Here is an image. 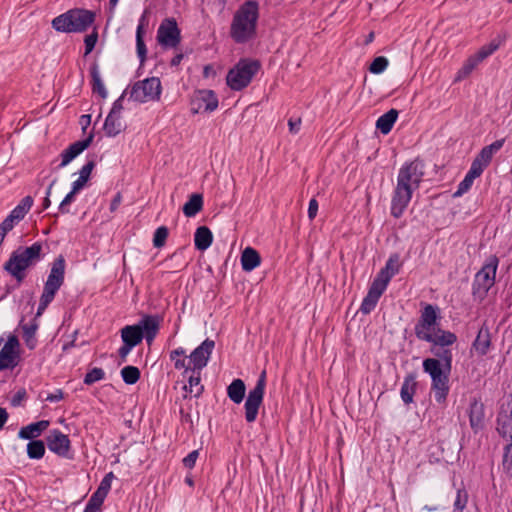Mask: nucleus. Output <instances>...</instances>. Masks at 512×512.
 Segmentation results:
<instances>
[{
    "label": "nucleus",
    "mask_w": 512,
    "mask_h": 512,
    "mask_svg": "<svg viewBox=\"0 0 512 512\" xmlns=\"http://www.w3.org/2000/svg\"><path fill=\"white\" fill-rule=\"evenodd\" d=\"M425 175V163L419 157L406 161L399 169L396 186L392 192L390 214L400 218L419 189Z\"/></svg>",
    "instance_id": "1"
},
{
    "label": "nucleus",
    "mask_w": 512,
    "mask_h": 512,
    "mask_svg": "<svg viewBox=\"0 0 512 512\" xmlns=\"http://www.w3.org/2000/svg\"><path fill=\"white\" fill-rule=\"evenodd\" d=\"M435 356L426 358L422 362V368L431 378V391L437 404L445 405L450 391V374L453 363L452 349L442 347L430 349Z\"/></svg>",
    "instance_id": "2"
},
{
    "label": "nucleus",
    "mask_w": 512,
    "mask_h": 512,
    "mask_svg": "<svg viewBox=\"0 0 512 512\" xmlns=\"http://www.w3.org/2000/svg\"><path fill=\"white\" fill-rule=\"evenodd\" d=\"M441 318L440 308L437 305L425 303L414 326L416 338L431 344L430 349L450 347L457 342L454 332L440 327Z\"/></svg>",
    "instance_id": "3"
},
{
    "label": "nucleus",
    "mask_w": 512,
    "mask_h": 512,
    "mask_svg": "<svg viewBox=\"0 0 512 512\" xmlns=\"http://www.w3.org/2000/svg\"><path fill=\"white\" fill-rule=\"evenodd\" d=\"M259 3L256 0L244 1L233 15L230 37L237 44H245L257 36Z\"/></svg>",
    "instance_id": "4"
},
{
    "label": "nucleus",
    "mask_w": 512,
    "mask_h": 512,
    "mask_svg": "<svg viewBox=\"0 0 512 512\" xmlns=\"http://www.w3.org/2000/svg\"><path fill=\"white\" fill-rule=\"evenodd\" d=\"M43 258L42 243L37 241L31 246L19 247L14 250L3 268L18 283H21L26 277V270L40 262Z\"/></svg>",
    "instance_id": "5"
},
{
    "label": "nucleus",
    "mask_w": 512,
    "mask_h": 512,
    "mask_svg": "<svg viewBox=\"0 0 512 512\" xmlns=\"http://www.w3.org/2000/svg\"><path fill=\"white\" fill-rule=\"evenodd\" d=\"M95 12L83 8L70 9L55 17L52 28L61 33H82L94 23Z\"/></svg>",
    "instance_id": "6"
},
{
    "label": "nucleus",
    "mask_w": 512,
    "mask_h": 512,
    "mask_svg": "<svg viewBox=\"0 0 512 512\" xmlns=\"http://www.w3.org/2000/svg\"><path fill=\"white\" fill-rule=\"evenodd\" d=\"M66 260L60 254L51 263L50 272L44 282L43 291L37 307L36 317L42 315L65 281Z\"/></svg>",
    "instance_id": "7"
},
{
    "label": "nucleus",
    "mask_w": 512,
    "mask_h": 512,
    "mask_svg": "<svg viewBox=\"0 0 512 512\" xmlns=\"http://www.w3.org/2000/svg\"><path fill=\"white\" fill-rule=\"evenodd\" d=\"M261 64L250 58L240 59L227 73L226 83L231 90L241 91L246 88L258 73Z\"/></svg>",
    "instance_id": "8"
},
{
    "label": "nucleus",
    "mask_w": 512,
    "mask_h": 512,
    "mask_svg": "<svg viewBox=\"0 0 512 512\" xmlns=\"http://www.w3.org/2000/svg\"><path fill=\"white\" fill-rule=\"evenodd\" d=\"M498 266L499 258L496 255H490L486 258L472 282V295L475 299L482 301L486 298L489 290L495 284Z\"/></svg>",
    "instance_id": "9"
},
{
    "label": "nucleus",
    "mask_w": 512,
    "mask_h": 512,
    "mask_svg": "<svg viewBox=\"0 0 512 512\" xmlns=\"http://www.w3.org/2000/svg\"><path fill=\"white\" fill-rule=\"evenodd\" d=\"M162 93L161 81L158 77L146 78L133 84L130 97L136 102L146 103L158 101Z\"/></svg>",
    "instance_id": "10"
},
{
    "label": "nucleus",
    "mask_w": 512,
    "mask_h": 512,
    "mask_svg": "<svg viewBox=\"0 0 512 512\" xmlns=\"http://www.w3.org/2000/svg\"><path fill=\"white\" fill-rule=\"evenodd\" d=\"M265 387L266 371L264 370L259 375L254 388L249 391L244 404L245 420L248 423H253L257 419L259 408L263 403Z\"/></svg>",
    "instance_id": "11"
},
{
    "label": "nucleus",
    "mask_w": 512,
    "mask_h": 512,
    "mask_svg": "<svg viewBox=\"0 0 512 512\" xmlns=\"http://www.w3.org/2000/svg\"><path fill=\"white\" fill-rule=\"evenodd\" d=\"M218 105L219 100L213 90H197L191 98V112L193 114L202 112L211 113L218 108Z\"/></svg>",
    "instance_id": "12"
},
{
    "label": "nucleus",
    "mask_w": 512,
    "mask_h": 512,
    "mask_svg": "<svg viewBox=\"0 0 512 512\" xmlns=\"http://www.w3.org/2000/svg\"><path fill=\"white\" fill-rule=\"evenodd\" d=\"M181 40L180 29L174 18L164 19L157 30L158 43L166 48H175Z\"/></svg>",
    "instance_id": "13"
},
{
    "label": "nucleus",
    "mask_w": 512,
    "mask_h": 512,
    "mask_svg": "<svg viewBox=\"0 0 512 512\" xmlns=\"http://www.w3.org/2000/svg\"><path fill=\"white\" fill-rule=\"evenodd\" d=\"M45 442L48 449L57 456L65 459L73 458V455L70 453L71 441L68 435L59 429L50 430L45 438Z\"/></svg>",
    "instance_id": "14"
},
{
    "label": "nucleus",
    "mask_w": 512,
    "mask_h": 512,
    "mask_svg": "<svg viewBox=\"0 0 512 512\" xmlns=\"http://www.w3.org/2000/svg\"><path fill=\"white\" fill-rule=\"evenodd\" d=\"M214 347L215 342L207 338L191 352L188 357L189 364L192 367L191 372L194 374L201 373V370L207 366Z\"/></svg>",
    "instance_id": "15"
},
{
    "label": "nucleus",
    "mask_w": 512,
    "mask_h": 512,
    "mask_svg": "<svg viewBox=\"0 0 512 512\" xmlns=\"http://www.w3.org/2000/svg\"><path fill=\"white\" fill-rule=\"evenodd\" d=\"M504 143L505 138H502L483 147L473 159L470 168L481 175L491 163L494 153L498 152L504 146Z\"/></svg>",
    "instance_id": "16"
},
{
    "label": "nucleus",
    "mask_w": 512,
    "mask_h": 512,
    "mask_svg": "<svg viewBox=\"0 0 512 512\" xmlns=\"http://www.w3.org/2000/svg\"><path fill=\"white\" fill-rule=\"evenodd\" d=\"M496 431L506 441H512V403L502 404L496 417Z\"/></svg>",
    "instance_id": "17"
},
{
    "label": "nucleus",
    "mask_w": 512,
    "mask_h": 512,
    "mask_svg": "<svg viewBox=\"0 0 512 512\" xmlns=\"http://www.w3.org/2000/svg\"><path fill=\"white\" fill-rule=\"evenodd\" d=\"M19 340L15 335L8 337L0 350V370L13 369L17 364Z\"/></svg>",
    "instance_id": "18"
},
{
    "label": "nucleus",
    "mask_w": 512,
    "mask_h": 512,
    "mask_svg": "<svg viewBox=\"0 0 512 512\" xmlns=\"http://www.w3.org/2000/svg\"><path fill=\"white\" fill-rule=\"evenodd\" d=\"M469 424L474 434H478L485 427V406L478 398H472L467 410Z\"/></svg>",
    "instance_id": "19"
},
{
    "label": "nucleus",
    "mask_w": 512,
    "mask_h": 512,
    "mask_svg": "<svg viewBox=\"0 0 512 512\" xmlns=\"http://www.w3.org/2000/svg\"><path fill=\"white\" fill-rule=\"evenodd\" d=\"M387 287L388 286L374 278L366 296L362 300L360 311L363 314H370L377 306L380 297L386 291Z\"/></svg>",
    "instance_id": "20"
},
{
    "label": "nucleus",
    "mask_w": 512,
    "mask_h": 512,
    "mask_svg": "<svg viewBox=\"0 0 512 512\" xmlns=\"http://www.w3.org/2000/svg\"><path fill=\"white\" fill-rule=\"evenodd\" d=\"M401 268L400 254L392 253L389 255L385 266L376 274L375 279L388 286L391 279L400 272Z\"/></svg>",
    "instance_id": "21"
},
{
    "label": "nucleus",
    "mask_w": 512,
    "mask_h": 512,
    "mask_svg": "<svg viewBox=\"0 0 512 512\" xmlns=\"http://www.w3.org/2000/svg\"><path fill=\"white\" fill-rule=\"evenodd\" d=\"M93 138L94 134L90 133V135L87 138L73 142L66 149H64L60 154L61 163L59 164L58 168H64L72 160L79 156L85 149H87L90 146Z\"/></svg>",
    "instance_id": "22"
},
{
    "label": "nucleus",
    "mask_w": 512,
    "mask_h": 512,
    "mask_svg": "<svg viewBox=\"0 0 512 512\" xmlns=\"http://www.w3.org/2000/svg\"><path fill=\"white\" fill-rule=\"evenodd\" d=\"M162 317L159 315L145 314L138 321L137 326H140V330L144 335V339L148 344H151L157 336Z\"/></svg>",
    "instance_id": "23"
},
{
    "label": "nucleus",
    "mask_w": 512,
    "mask_h": 512,
    "mask_svg": "<svg viewBox=\"0 0 512 512\" xmlns=\"http://www.w3.org/2000/svg\"><path fill=\"white\" fill-rule=\"evenodd\" d=\"M492 347V336L486 323L479 328L476 338L472 342L471 351H475L477 356L483 357L488 354Z\"/></svg>",
    "instance_id": "24"
},
{
    "label": "nucleus",
    "mask_w": 512,
    "mask_h": 512,
    "mask_svg": "<svg viewBox=\"0 0 512 512\" xmlns=\"http://www.w3.org/2000/svg\"><path fill=\"white\" fill-rule=\"evenodd\" d=\"M417 387L418 382L416 372H409L406 374L400 389V397L405 405H410L413 403Z\"/></svg>",
    "instance_id": "25"
},
{
    "label": "nucleus",
    "mask_w": 512,
    "mask_h": 512,
    "mask_svg": "<svg viewBox=\"0 0 512 512\" xmlns=\"http://www.w3.org/2000/svg\"><path fill=\"white\" fill-rule=\"evenodd\" d=\"M147 11L140 16L138 25L136 28V52L139 58L140 64H143L147 59V47L144 42L145 27L148 25Z\"/></svg>",
    "instance_id": "26"
},
{
    "label": "nucleus",
    "mask_w": 512,
    "mask_h": 512,
    "mask_svg": "<svg viewBox=\"0 0 512 512\" xmlns=\"http://www.w3.org/2000/svg\"><path fill=\"white\" fill-rule=\"evenodd\" d=\"M48 420H40L20 428L18 437L23 440H38L37 438L49 427Z\"/></svg>",
    "instance_id": "27"
},
{
    "label": "nucleus",
    "mask_w": 512,
    "mask_h": 512,
    "mask_svg": "<svg viewBox=\"0 0 512 512\" xmlns=\"http://www.w3.org/2000/svg\"><path fill=\"white\" fill-rule=\"evenodd\" d=\"M120 332L122 342L132 347H136L144 339V335L140 330V326H137V324L126 325L121 329Z\"/></svg>",
    "instance_id": "28"
},
{
    "label": "nucleus",
    "mask_w": 512,
    "mask_h": 512,
    "mask_svg": "<svg viewBox=\"0 0 512 512\" xmlns=\"http://www.w3.org/2000/svg\"><path fill=\"white\" fill-rule=\"evenodd\" d=\"M213 242V234L207 226H200L194 234V246L199 251L207 250Z\"/></svg>",
    "instance_id": "29"
},
{
    "label": "nucleus",
    "mask_w": 512,
    "mask_h": 512,
    "mask_svg": "<svg viewBox=\"0 0 512 512\" xmlns=\"http://www.w3.org/2000/svg\"><path fill=\"white\" fill-rule=\"evenodd\" d=\"M261 264V257L257 250L252 247H246L241 255L242 269L250 272Z\"/></svg>",
    "instance_id": "30"
},
{
    "label": "nucleus",
    "mask_w": 512,
    "mask_h": 512,
    "mask_svg": "<svg viewBox=\"0 0 512 512\" xmlns=\"http://www.w3.org/2000/svg\"><path fill=\"white\" fill-rule=\"evenodd\" d=\"M90 76H91V89L93 94L99 95L102 99H106L108 96V91L101 79L99 66L95 62L90 66Z\"/></svg>",
    "instance_id": "31"
},
{
    "label": "nucleus",
    "mask_w": 512,
    "mask_h": 512,
    "mask_svg": "<svg viewBox=\"0 0 512 512\" xmlns=\"http://www.w3.org/2000/svg\"><path fill=\"white\" fill-rule=\"evenodd\" d=\"M399 112L396 109H390L382 114L376 121V128L383 134L387 135L392 130L398 119Z\"/></svg>",
    "instance_id": "32"
},
{
    "label": "nucleus",
    "mask_w": 512,
    "mask_h": 512,
    "mask_svg": "<svg viewBox=\"0 0 512 512\" xmlns=\"http://www.w3.org/2000/svg\"><path fill=\"white\" fill-rule=\"evenodd\" d=\"M103 130L107 137H116L123 130L121 116L115 115L114 112H109L104 125Z\"/></svg>",
    "instance_id": "33"
},
{
    "label": "nucleus",
    "mask_w": 512,
    "mask_h": 512,
    "mask_svg": "<svg viewBox=\"0 0 512 512\" xmlns=\"http://www.w3.org/2000/svg\"><path fill=\"white\" fill-rule=\"evenodd\" d=\"M246 387L242 379H234L227 387V395L235 404H240L245 397Z\"/></svg>",
    "instance_id": "34"
},
{
    "label": "nucleus",
    "mask_w": 512,
    "mask_h": 512,
    "mask_svg": "<svg viewBox=\"0 0 512 512\" xmlns=\"http://www.w3.org/2000/svg\"><path fill=\"white\" fill-rule=\"evenodd\" d=\"M203 203V195L200 193H193L183 206L184 215L186 217L196 216L202 210Z\"/></svg>",
    "instance_id": "35"
},
{
    "label": "nucleus",
    "mask_w": 512,
    "mask_h": 512,
    "mask_svg": "<svg viewBox=\"0 0 512 512\" xmlns=\"http://www.w3.org/2000/svg\"><path fill=\"white\" fill-rule=\"evenodd\" d=\"M38 327L36 317L30 323L22 325L23 339L29 350H33L37 346L36 331Z\"/></svg>",
    "instance_id": "36"
},
{
    "label": "nucleus",
    "mask_w": 512,
    "mask_h": 512,
    "mask_svg": "<svg viewBox=\"0 0 512 512\" xmlns=\"http://www.w3.org/2000/svg\"><path fill=\"white\" fill-rule=\"evenodd\" d=\"M34 200L28 195L20 200V202L10 211L11 217H13L17 222L24 219L26 214L30 211L33 206Z\"/></svg>",
    "instance_id": "37"
},
{
    "label": "nucleus",
    "mask_w": 512,
    "mask_h": 512,
    "mask_svg": "<svg viewBox=\"0 0 512 512\" xmlns=\"http://www.w3.org/2000/svg\"><path fill=\"white\" fill-rule=\"evenodd\" d=\"M479 176L481 175L478 172L469 168L463 180L458 184L457 190L453 193V197L458 198L468 192L472 187L474 180Z\"/></svg>",
    "instance_id": "38"
},
{
    "label": "nucleus",
    "mask_w": 512,
    "mask_h": 512,
    "mask_svg": "<svg viewBox=\"0 0 512 512\" xmlns=\"http://www.w3.org/2000/svg\"><path fill=\"white\" fill-rule=\"evenodd\" d=\"M45 444L42 440H31L26 446L27 456L31 460H40L45 455Z\"/></svg>",
    "instance_id": "39"
},
{
    "label": "nucleus",
    "mask_w": 512,
    "mask_h": 512,
    "mask_svg": "<svg viewBox=\"0 0 512 512\" xmlns=\"http://www.w3.org/2000/svg\"><path fill=\"white\" fill-rule=\"evenodd\" d=\"M184 390L193 394L195 398H199L203 391L204 386L201 385L200 373H193L188 378V385H184Z\"/></svg>",
    "instance_id": "40"
},
{
    "label": "nucleus",
    "mask_w": 512,
    "mask_h": 512,
    "mask_svg": "<svg viewBox=\"0 0 512 512\" xmlns=\"http://www.w3.org/2000/svg\"><path fill=\"white\" fill-rule=\"evenodd\" d=\"M121 377L125 384L133 385L140 379L141 372L138 367L128 365L121 369Z\"/></svg>",
    "instance_id": "41"
},
{
    "label": "nucleus",
    "mask_w": 512,
    "mask_h": 512,
    "mask_svg": "<svg viewBox=\"0 0 512 512\" xmlns=\"http://www.w3.org/2000/svg\"><path fill=\"white\" fill-rule=\"evenodd\" d=\"M480 64L478 59L472 55L470 56L462 65V67L458 70L456 75V81H460L468 77L473 70Z\"/></svg>",
    "instance_id": "42"
},
{
    "label": "nucleus",
    "mask_w": 512,
    "mask_h": 512,
    "mask_svg": "<svg viewBox=\"0 0 512 512\" xmlns=\"http://www.w3.org/2000/svg\"><path fill=\"white\" fill-rule=\"evenodd\" d=\"M105 378V371L100 367H94L89 370L83 379V383L85 385H92L98 381H101Z\"/></svg>",
    "instance_id": "43"
},
{
    "label": "nucleus",
    "mask_w": 512,
    "mask_h": 512,
    "mask_svg": "<svg viewBox=\"0 0 512 512\" xmlns=\"http://www.w3.org/2000/svg\"><path fill=\"white\" fill-rule=\"evenodd\" d=\"M106 495L96 490L91 497L89 498L85 508L95 510V511H101L102 505L106 499Z\"/></svg>",
    "instance_id": "44"
},
{
    "label": "nucleus",
    "mask_w": 512,
    "mask_h": 512,
    "mask_svg": "<svg viewBox=\"0 0 512 512\" xmlns=\"http://www.w3.org/2000/svg\"><path fill=\"white\" fill-rule=\"evenodd\" d=\"M169 235V230L166 226L158 227L153 235V246L155 248H162L167 240Z\"/></svg>",
    "instance_id": "45"
},
{
    "label": "nucleus",
    "mask_w": 512,
    "mask_h": 512,
    "mask_svg": "<svg viewBox=\"0 0 512 512\" xmlns=\"http://www.w3.org/2000/svg\"><path fill=\"white\" fill-rule=\"evenodd\" d=\"M499 48V44L492 41L487 45L482 46L475 54L474 56L478 59V61L481 63L484 59L488 58L490 55H492L497 49Z\"/></svg>",
    "instance_id": "46"
},
{
    "label": "nucleus",
    "mask_w": 512,
    "mask_h": 512,
    "mask_svg": "<svg viewBox=\"0 0 512 512\" xmlns=\"http://www.w3.org/2000/svg\"><path fill=\"white\" fill-rule=\"evenodd\" d=\"M388 65L389 61L386 57L378 56L371 62L369 71L372 74H381L387 69Z\"/></svg>",
    "instance_id": "47"
},
{
    "label": "nucleus",
    "mask_w": 512,
    "mask_h": 512,
    "mask_svg": "<svg viewBox=\"0 0 512 512\" xmlns=\"http://www.w3.org/2000/svg\"><path fill=\"white\" fill-rule=\"evenodd\" d=\"M502 466L506 472L512 470V441L503 447Z\"/></svg>",
    "instance_id": "48"
},
{
    "label": "nucleus",
    "mask_w": 512,
    "mask_h": 512,
    "mask_svg": "<svg viewBox=\"0 0 512 512\" xmlns=\"http://www.w3.org/2000/svg\"><path fill=\"white\" fill-rule=\"evenodd\" d=\"M468 502V493L462 488L457 490L456 499L454 501V512H462Z\"/></svg>",
    "instance_id": "49"
},
{
    "label": "nucleus",
    "mask_w": 512,
    "mask_h": 512,
    "mask_svg": "<svg viewBox=\"0 0 512 512\" xmlns=\"http://www.w3.org/2000/svg\"><path fill=\"white\" fill-rule=\"evenodd\" d=\"M96 166L95 156H91L90 158H87L86 163L81 167L79 171V177L86 179V181H89L91 172Z\"/></svg>",
    "instance_id": "50"
},
{
    "label": "nucleus",
    "mask_w": 512,
    "mask_h": 512,
    "mask_svg": "<svg viewBox=\"0 0 512 512\" xmlns=\"http://www.w3.org/2000/svg\"><path fill=\"white\" fill-rule=\"evenodd\" d=\"M113 479H115V475L112 471H110L102 478V480L96 490H98L99 492H101L107 496L111 490V484H112Z\"/></svg>",
    "instance_id": "51"
},
{
    "label": "nucleus",
    "mask_w": 512,
    "mask_h": 512,
    "mask_svg": "<svg viewBox=\"0 0 512 512\" xmlns=\"http://www.w3.org/2000/svg\"><path fill=\"white\" fill-rule=\"evenodd\" d=\"M97 40H98V32H97V29L94 28L93 32L89 35H86L84 38L85 55L90 54L94 50Z\"/></svg>",
    "instance_id": "52"
},
{
    "label": "nucleus",
    "mask_w": 512,
    "mask_h": 512,
    "mask_svg": "<svg viewBox=\"0 0 512 512\" xmlns=\"http://www.w3.org/2000/svg\"><path fill=\"white\" fill-rule=\"evenodd\" d=\"M18 223L10 214L0 223V234L5 237L6 234L11 231L15 224Z\"/></svg>",
    "instance_id": "53"
},
{
    "label": "nucleus",
    "mask_w": 512,
    "mask_h": 512,
    "mask_svg": "<svg viewBox=\"0 0 512 512\" xmlns=\"http://www.w3.org/2000/svg\"><path fill=\"white\" fill-rule=\"evenodd\" d=\"M77 193H72V190L64 197L61 203L58 206L59 213L68 214L70 212L68 206L74 201L75 195Z\"/></svg>",
    "instance_id": "54"
},
{
    "label": "nucleus",
    "mask_w": 512,
    "mask_h": 512,
    "mask_svg": "<svg viewBox=\"0 0 512 512\" xmlns=\"http://www.w3.org/2000/svg\"><path fill=\"white\" fill-rule=\"evenodd\" d=\"M199 457V449L191 451L187 456L182 459L183 466L188 469L195 467L196 461Z\"/></svg>",
    "instance_id": "55"
},
{
    "label": "nucleus",
    "mask_w": 512,
    "mask_h": 512,
    "mask_svg": "<svg viewBox=\"0 0 512 512\" xmlns=\"http://www.w3.org/2000/svg\"><path fill=\"white\" fill-rule=\"evenodd\" d=\"M125 91L113 102L110 112H114L115 115H120L123 110V100Z\"/></svg>",
    "instance_id": "56"
},
{
    "label": "nucleus",
    "mask_w": 512,
    "mask_h": 512,
    "mask_svg": "<svg viewBox=\"0 0 512 512\" xmlns=\"http://www.w3.org/2000/svg\"><path fill=\"white\" fill-rule=\"evenodd\" d=\"M318 208H319L318 201L315 198H312L309 201V206H308V211H307L308 218L310 220L315 219V217L317 216V213H318Z\"/></svg>",
    "instance_id": "57"
},
{
    "label": "nucleus",
    "mask_w": 512,
    "mask_h": 512,
    "mask_svg": "<svg viewBox=\"0 0 512 512\" xmlns=\"http://www.w3.org/2000/svg\"><path fill=\"white\" fill-rule=\"evenodd\" d=\"M174 362V367L177 370L184 369L185 372L191 371V365L189 364V360L187 361L186 358H177L172 360Z\"/></svg>",
    "instance_id": "58"
},
{
    "label": "nucleus",
    "mask_w": 512,
    "mask_h": 512,
    "mask_svg": "<svg viewBox=\"0 0 512 512\" xmlns=\"http://www.w3.org/2000/svg\"><path fill=\"white\" fill-rule=\"evenodd\" d=\"M301 118H290L288 120V127H289V132L291 134H297L299 131H300V128H301Z\"/></svg>",
    "instance_id": "59"
},
{
    "label": "nucleus",
    "mask_w": 512,
    "mask_h": 512,
    "mask_svg": "<svg viewBox=\"0 0 512 512\" xmlns=\"http://www.w3.org/2000/svg\"><path fill=\"white\" fill-rule=\"evenodd\" d=\"M134 347L123 343L122 346L118 349V356L121 362H126L128 354L132 351Z\"/></svg>",
    "instance_id": "60"
},
{
    "label": "nucleus",
    "mask_w": 512,
    "mask_h": 512,
    "mask_svg": "<svg viewBox=\"0 0 512 512\" xmlns=\"http://www.w3.org/2000/svg\"><path fill=\"white\" fill-rule=\"evenodd\" d=\"M64 397L63 391L61 389H56L53 393H49L46 396V401L50 403H56L62 400Z\"/></svg>",
    "instance_id": "61"
},
{
    "label": "nucleus",
    "mask_w": 512,
    "mask_h": 512,
    "mask_svg": "<svg viewBox=\"0 0 512 512\" xmlns=\"http://www.w3.org/2000/svg\"><path fill=\"white\" fill-rule=\"evenodd\" d=\"M26 397L25 389L18 390L11 399V405L17 407L21 404V401Z\"/></svg>",
    "instance_id": "62"
},
{
    "label": "nucleus",
    "mask_w": 512,
    "mask_h": 512,
    "mask_svg": "<svg viewBox=\"0 0 512 512\" xmlns=\"http://www.w3.org/2000/svg\"><path fill=\"white\" fill-rule=\"evenodd\" d=\"M87 182L88 181H86V179L78 177V179L72 183V193H78L86 185Z\"/></svg>",
    "instance_id": "63"
},
{
    "label": "nucleus",
    "mask_w": 512,
    "mask_h": 512,
    "mask_svg": "<svg viewBox=\"0 0 512 512\" xmlns=\"http://www.w3.org/2000/svg\"><path fill=\"white\" fill-rule=\"evenodd\" d=\"M186 350L183 347H178L172 350L169 354L170 360H174L177 358H186Z\"/></svg>",
    "instance_id": "64"
}]
</instances>
